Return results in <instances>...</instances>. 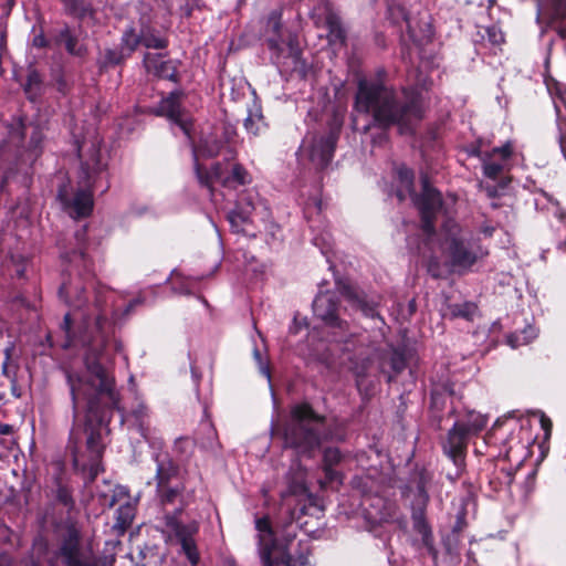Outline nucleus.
I'll return each mask as SVG.
<instances>
[{"label": "nucleus", "instance_id": "obj_1", "mask_svg": "<svg viewBox=\"0 0 566 566\" xmlns=\"http://www.w3.org/2000/svg\"><path fill=\"white\" fill-rule=\"evenodd\" d=\"M406 104L399 107L392 90L377 82L360 80L355 108L359 113L373 114L380 127L397 125L400 133H409L423 113L420 93L417 88L405 90Z\"/></svg>", "mask_w": 566, "mask_h": 566}, {"label": "nucleus", "instance_id": "obj_2", "mask_svg": "<svg viewBox=\"0 0 566 566\" xmlns=\"http://www.w3.org/2000/svg\"><path fill=\"white\" fill-rule=\"evenodd\" d=\"M74 409L76 410L82 400L87 401L88 419L95 416V398L106 397L107 402L118 408V397L114 389V379L98 363L93 353L85 356V374L83 376L69 375Z\"/></svg>", "mask_w": 566, "mask_h": 566}, {"label": "nucleus", "instance_id": "obj_3", "mask_svg": "<svg viewBox=\"0 0 566 566\" xmlns=\"http://www.w3.org/2000/svg\"><path fill=\"white\" fill-rule=\"evenodd\" d=\"M322 418L308 405H297L291 411V419L284 429L285 446L301 454H311L321 444L318 430Z\"/></svg>", "mask_w": 566, "mask_h": 566}, {"label": "nucleus", "instance_id": "obj_4", "mask_svg": "<svg viewBox=\"0 0 566 566\" xmlns=\"http://www.w3.org/2000/svg\"><path fill=\"white\" fill-rule=\"evenodd\" d=\"M437 244L449 259L451 265L459 271L469 270L486 251L475 241L468 240L460 227L448 220L437 237Z\"/></svg>", "mask_w": 566, "mask_h": 566}, {"label": "nucleus", "instance_id": "obj_5", "mask_svg": "<svg viewBox=\"0 0 566 566\" xmlns=\"http://www.w3.org/2000/svg\"><path fill=\"white\" fill-rule=\"evenodd\" d=\"M397 177L400 184L397 190V197L401 201L407 196L412 197L415 205L418 207L422 218V231L427 235L426 244L436 243V235L432 233L431 219L441 209L440 193L430 187L427 179L422 181V193L420 197L413 196V172L407 167L397 168Z\"/></svg>", "mask_w": 566, "mask_h": 566}, {"label": "nucleus", "instance_id": "obj_6", "mask_svg": "<svg viewBox=\"0 0 566 566\" xmlns=\"http://www.w3.org/2000/svg\"><path fill=\"white\" fill-rule=\"evenodd\" d=\"M271 60L276 65H295L300 59L297 36L282 25V8L272 10L263 31Z\"/></svg>", "mask_w": 566, "mask_h": 566}, {"label": "nucleus", "instance_id": "obj_7", "mask_svg": "<svg viewBox=\"0 0 566 566\" xmlns=\"http://www.w3.org/2000/svg\"><path fill=\"white\" fill-rule=\"evenodd\" d=\"M486 423L488 417L485 415L469 411L462 419L453 424L448 433L443 449L455 465H460L462 462V455L467 448L468 439L483 430Z\"/></svg>", "mask_w": 566, "mask_h": 566}, {"label": "nucleus", "instance_id": "obj_8", "mask_svg": "<svg viewBox=\"0 0 566 566\" xmlns=\"http://www.w3.org/2000/svg\"><path fill=\"white\" fill-rule=\"evenodd\" d=\"M82 439V429L74 426L70 433L69 449L73 455V464L75 469L88 471L91 480L99 472V459L103 453L104 443L102 440V421L97 430L91 429L86 440V449L88 451V461L86 462L78 453V442Z\"/></svg>", "mask_w": 566, "mask_h": 566}, {"label": "nucleus", "instance_id": "obj_9", "mask_svg": "<svg viewBox=\"0 0 566 566\" xmlns=\"http://www.w3.org/2000/svg\"><path fill=\"white\" fill-rule=\"evenodd\" d=\"M337 140V134L329 132L327 135L308 134L298 149V160L306 161L316 169H322L329 164Z\"/></svg>", "mask_w": 566, "mask_h": 566}, {"label": "nucleus", "instance_id": "obj_10", "mask_svg": "<svg viewBox=\"0 0 566 566\" xmlns=\"http://www.w3.org/2000/svg\"><path fill=\"white\" fill-rule=\"evenodd\" d=\"M199 526L197 522L182 524L175 516L166 517L164 534L168 543L180 544L182 552L188 560L195 566L199 562V553L195 542V535L198 533Z\"/></svg>", "mask_w": 566, "mask_h": 566}, {"label": "nucleus", "instance_id": "obj_11", "mask_svg": "<svg viewBox=\"0 0 566 566\" xmlns=\"http://www.w3.org/2000/svg\"><path fill=\"white\" fill-rule=\"evenodd\" d=\"M255 527L259 534L260 555L264 566H306L301 560L292 559L285 553H276L273 533L266 517L258 518Z\"/></svg>", "mask_w": 566, "mask_h": 566}, {"label": "nucleus", "instance_id": "obj_12", "mask_svg": "<svg viewBox=\"0 0 566 566\" xmlns=\"http://www.w3.org/2000/svg\"><path fill=\"white\" fill-rule=\"evenodd\" d=\"M223 148H227V159H232L234 157L232 149H230L229 146H226V144H223L214 134L201 138L199 144L193 147L195 170L201 185H208L210 182V177L205 176L208 171L203 170L200 160L219 155Z\"/></svg>", "mask_w": 566, "mask_h": 566}, {"label": "nucleus", "instance_id": "obj_13", "mask_svg": "<svg viewBox=\"0 0 566 566\" xmlns=\"http://www.w3.org/2000/svg\"><path fill=\"white\" fill-rule=\"evenodd\" d=\"M205 176L210 177V182L206 185L208 188H211L213 182H219L223 187L234 189L251 181L250 174L242 165L230 161L226 166L216 164Z\"/></svg>", "mask_w": 566, "mask_h": 566}, {"label": "nucleus", "instance_id": "obj_14", "mask_svg": "<svg viewBox=\"0 0 566 566\" xmlns=\"http://www.w3.org/2000/svg\"><path fill=\"white\" fill-rule=\"evenodd\" d=\"M181 97L182 93L180 92L170 93L169 96L161 99L158 114L166 116L171 123L176 124L186 136L190 137L191 120L181 109Z\"/></svg>", "mask_w": 566, "mask_h": 566}, {"label": "nucleus", "instance_id": "obj_15", "mask_svg": "<svg viewBox=\"0 0 566 566\" xmlns=\"http://www.w3.org/2000/svg\"><path fill=\"white\" fill-rule=\"evenodd\" d=\"M512 153L513 146L510 142L502 147L494 148L491 153H484L482 155L484 175L491 179H496L505 168Z\"/></svg>", "mask_w": 566, "mask_h": 566}, {"label": "nucleus", "instance_id": "obj_16", "mask_svg": "<svg viewBox=\"0 0 566 566\" xmlns=\"http://www.w3.org/2000/svg\"><path fill=\"white\" fill-rule=\"evenodd\" d=\"M311 17L316 25L325 27L332 35L343 39L339 19L327 0H318L317 6L311 12Z\"/></svg>", "mask_w": 566, "mask_h": 566}, {"label": "nucleus", "instance_id": "obj_17", "mask_svg": "<svg viewBox=\"0 0 566 566\" xmlns=\"http://www.w3.org/2000/svg\"><path fill=\"white\" fill-rule=\"evenodd\" d=\"M314 314L329 326H340L339 308L334 295L326 292L319 293L313 302Z\"/></svg>", "mask_w": 566, "mask_h": 566}, {"label": "nucleus", "instance_id": "obj_18", "mask_svg": "<svg viewBox=\"0 0 566 566\" xmlns=\"http://www.w3.org/2000/svg\"><path fill=\"white\" fill-rule=\"evenodd\" d=\"M253 211V201L248 197L241 198L235 208L228 214L232 229L235 232H247V226L252 222Z\"/></svg>", "mask_w": 566, "mask_h": 566}, {"label": "nucleus", "instance_id": "obj_19", "mask_svg": "<svg viewBox=\"0 0 566 566\" xmlns=\"http://www.w3.org/2000/svg\"><path fill=\"white\" fill-rule=\"evenodd\" d=\"M61 554L64 557L65 566H93L80 552V538L76 532H71L65 538Z\"/></svg>", "mask_w": 566, "mask_h": 566}, {"label": "nucleus", "instance_id": "obj_20", "mask_svg": "<svg viewBox=\"0 0 566 566\" xmlns=\"http://www.w3.org/2000/svg\"><path fill=\"white\" fill-rule=\"evenodd\" d=\"M146 70L159 77L172 80L176 75L175 66L170 61H165L159 53H147L144 57Z\"/></svg>", "mask_w": 566, "mask_h": 566}, {"label": "nucleus", "instance_id": "obj_21", "mask_svg": "<svg viewBox=\"0 0 566 566\" xmlns=\"http://www.w3.org/2000/svg\"><path fill=\"white\" fill-rule=\"evenodd\" d=\"M155 461L157 463L156 480H157V492L160 499L165 497L168 502L172 501V497L177 494L175 490H169L165 493V483L169 479L172 469L169 462L163 461L161 454H156Z\"/></svg>", "mask_w": 566, "mask_h": 566}, {"label": "nucleus", "instance_id": "obj_22", "mask_svg": "<svg viewBox=\"0 0 566 566\" xmlns=\"http://www.w3.org/2000/svg\"><path fill=\"white\" fill-rule=\"evenodd\" d=\"M339 293L343 301L346 302L350 308L360 310L366 316H374L375 310L370 306L360 295L358 291L349 285L339 286Z\"/></svg>", "mask_w": 566, "mask_h": 566}, {"label": "nucleus", "instance_id": "obj_23", "mask_svg": "<svg viewBox=\"0 0 566 566\" xmlns=\"http://www.w3.org/2000/svg\"><path fill=\"white\" fill-rule=\"evenodd\" d=\"M307 497L306 488L303 483H298L291 488L287 494L283 495L282 507H285L290 511L291 520L298 518L302 514H304V506H301L298 510L291 509V505L295 503H301Z\"/></svg>", "mask_w": 566, "mask_h": 566}, {"label": "nucleus", "instance_id": "obj_24", "mask_svg": "<svg viewBox=\"0 0 566 566\" xmlns=\"http://www.w3.org/2000/svg\"><path fill=\"white\" fill-rule=\"evenodd\" d=\"M139 42L140 38L134 32V30H127L122 38L120 54L108 51L106 55L107 61L113 64L119 63L124 56L129 55L137 48Z\"/></svg>", "mask_w": 566, "mask_h": 566}, {"label": "nucleus", "instance_id": "obj_25", "mask_svg": "<svg viewBox=\"0 0 566 566\" xmlns=\"http://www.w3.org/2000/svg\"><path fill=\"white\" fill-rule=\"evenodd\" d=\"M72 209L71 214L74 218L86 217L92 212L93 209V196L90 191L81 190L76 192L72 202L70 203Z\"/></svg>", "mask_w": 566, "mask_h": 566}, {"label": "nucleus", "instance_id": "obj_26", "mask_svg": "<svg viewBox=\"0 0 566 566\" xmlns=\"http://www.w3.org/2000/svg\"><path fill=\"white\" fill-rule=\"evenodd\" d=\"M244 127L247 132L253 136H256L264 130L265 123L259 107H254L253 109L249 111V114L244 119Z\"/></svg>", "mask_w": 566, "mask_h": 566}, {"label": "nucleus", "instance_id": "obj_27", "mask_svg": "<svg viewBox=\"0 0 566 566\" xmlns=\"http://www.w3.org/2000/svg\"><path fill=\"white\" fill-rule=\"evenodd\" d=\"M340 460V453L337 449H326L324 452V470L326 474V481L340 482L339 474L332 469L333 464H336Z\"/></svg>", "mask_w": 566, "mask_h": 566}, {"label": "nucleus", "instance_id": "obj_28", "mask_svg": "<svg viewBox=\"0 0 566 566\" xmlns=\"http://www.w3.org/2000/svg\"><path fill=\"white\" fill-rule=\"evenodd\" d=\"M135 516V507L130 503L120 505L117 510V522L116 525L120 528H126L130 525Z\"/></svg>", "mask_w": 566, "mask_h": 566}, {"label": "nucleus", "instance_id": "obj_29", "mask_svg": "<svg viewBox=\"0 0 566 566\" xmlns=\"http://www.w3.org/2000/svg\"><path fill=\"white\" fill-rule=\"evenodd\" d=\"M537 333L534 327L528 326L518 334H513L509 337V344L515 348L521 345H526L536 337Z\"/></svg>", "mask_w": 566, "mask_h": 566}, {"label": "nucleus", "instance_id": "obj_30", "mask_svg": "<svg viewBox=\"0 0 566 566\" xmlns=\"http://www.w3.org/2000/svg\"><path fill=\"white\" fill-rule=\"evenodd\" d=\"M388 13L394 23H400L401 21H406L407 25H408V30L411 32L410 24H409V21L407 18V13L400 4L389 6Z\"/></svg>", "mask_w": 566, "mask_h": 566}, {"label": "nucleus", "instance_id": "obj_31", "mask_svg": "<svg viewBox=\"0 0 566 566\" xmlns=\"http://www.w3.org/2000/svg\"><path fill=\"white\" fill-rule=\"evenodd\" d=\"M253 358L258 365V368L260 373L268 379V381H271V373L269 367V360L266 357H263L261 352L258 348L253 349Z\"/></svg>", "mask_w": 566, "mask_h": 566}, {"label": "nucleus", "instance_id": "obj_32", "mask_svg": "<svg viewBox=\"0 0 566 566\" xmlns=\"http://www.w3.org/2000/svg\"><path fill=\"white\" fill-rule=\"evenodd\" d=\"M140 42L146 48H154V49H164L166 46V41L159 36L156 35H144L140 39Z\"/></svg>", "mask_w": 566, "mask_h": 566}, {"label": "nucleus", "instance_id": "obj_33", "mask_svg": "<svg viewBox=\"0 0 566 566\" xmlns=\"http://www.w3.org/2000/svg\"><path fill=\"white\" fill-rule=\"evenodd\" d=\"M486 33H488V36H489V41L495 45H499L501 43L504 42V35L503 33L497 30L496 28H489L486 30Z\"/></svg>", "mask_w": 566, "mask_h": 566}, {"label": "nucleus", "instance_id": "obj_34", "mask_svg": "<svg viewBox=\"0 0 566 566\" xmlns=\"http://www.w3.org/2000/svg\"><path fill=\"white\" fill-rule=\"evenodd\" d=\"M474 311L475 307L472 304H464L462 306H457L453 310V315L470 318Z\"/></svg>", "mask_w": 566, "mask_h": 566}, {"label": "nucleus", "instance_id": "obj_35", "mask_svg": "<svg viewBox=\"0 0 566 566\" xmlns=\"http://www.w3.org/2000/svg\"><path fill=\"white\" fill-rule=\"evenodd\" d=\"M140 433L142 436L145 438V440H147L154 448H161L163 446V442L160 439H153L150 437V430L147 429V428H144L143 426L140 427Z\"/></svg>", "mask_w": 566, "mask_h": 566}, {"label": "nucleus", "instance_id": "obj_36", "mask_svg": "<svg viewBox=\"0 0 566 566\" xmlns=\"http://www.w3.org/2000/svg\"><path fill=\"white\" fill-rule=\"evenodd\" d=\"M539 422H541V427L545 431V438H548L551 434V430H552V421L544 413H541Z\"/></svg>", "mask_w": 566, "mask_h": 566}, {"label": "nucleus", "instance_id": "obj_37", "mask_svg": "<svg viewBox=\"0 0 566 566\" xmlns=\"http://www.w3.org/2000/svg\"><path fill=\"white\" fill-rule=\"evenodd\" d=\"M65 48L71 54H81V49L76 46V40L71 36H67Z\"/></svg>", "mask_w": 566, "mask_h": 566}, {"label": "nucleus", "instance_id": "obj_38", "mask_svg": "<svg viewBox=\"0 0 566 566\" xmlns=\"http://www.w3.org/2000/svg\"><path fill=\"white\" fill-rule=\"evenodd\" d=\"M76 317V314H66L65 317H64V327H65V331L66 333L69 334L71 328H72V324H73V319H75Z\"/></svg>", "mask_w": 566, "mask_h": 566}, {"label": "nucleus", "instance_id": "obj_39", "mask_svg": "<svg viewBox=\"0 0 566 566\" xmlns=\"http://www.w3.org/2000/svg\"><path fill=\"white\" fill-rule=\"evenodd\" d=\"M556 10L559 14L566 15V0H555Z\"/></svg>", "mask_w": 566, "mask_h": 566}, {"label": "nucleus", "instance_id": "obj_40", "mask_svg": "<svg viewBox=\"0 0 566 566\" xmlns=\"http://www.w3.org/2000/svg\"><path fill=\"white\" fill-rule=\"evenodd\" d=\"M33 44L35 46H43L45 44V40L42 35H38L33 39Z\"/></svg>", "mask_w": 566, "mask_h": 566}, {"label": "nucleus", "instance_id": "obj_41", "mask_svg": "<svg viewBox=\"0 0 566 566\" xmlns=\"http://www.w3.org/2000/svg\"><path fill=\"white\" fill-rule=\"evenodd\" d=\"M136 412L139 416H145L147 413V408L145 406H139V408H138V410H136Z\"/></svg>", "mask_w": 566, "mask_h": 566}, {"label": "nucleus", "instance_id": "obj_42", "mask_svg": "<svg viewBox=\"0 0 566 566\" xmlns=\"http://www.w3.org/2000/svg\"><path fill=\"white\" fill-rule=\"evenodd\" d=\"M560 147H562V151H563V154H564V156L566 158V142L565 140L560 142Z\"/></svg>", "mask_w": 566, "mask_h": 566}, {"label": "nucleus", "instance_id": "obj_43", "mask_svg": "<svg viewBox=\"0 0 566 566\" xmlns=\"http://www.w3.org/2000/svg\"><path fill=\"white\" fill-rule=\"evenodd\" d=\"M96 327H97L98 329H102V318H101V317H97V318H96Z\"/></svg>", "mask_w": 566, "mask_h": 566}, {"label": "nucleus", "instance_id": "obj_44", "mask_svg": "<svg viewBox=\"0 0 566 566\" xmlns=\"http://www.w3.org/2000/svg\"><path fill=\"white\" fill-rule=\"evenodd\" d=\"M67 293V287L65 285H63L61 289H60V295H63Z\"/></svg>", "mask_w": 566, "mask_h": 566}, {"label": "nucleus", "instance_id": "obj_45", "mask_svg": "<svg viewBox=\"0 0 566 566\" xmlns=\"http://www.w3.org/2000/svg\"><path fill=\"white\" fill-rule=\"evenodd\" d=\"M226 135H227V143L229 144V142H230V136H229V132H228V130L226 132Z\"/></svg>", "mask_w": 566, "mask_h": 566}, {"label": "nucleus", "instance_id": "obj_46", "mask_svg": "<svg viewBox=\"0 0 566 566\" xmlns=\"http://www.w3.org/2000/svg\"><path fill=\"white\" fill-rule=\"evenodd\" d=\"M507 483H511V476L507 474Z\"/></svg>", "mask_w": 566, "mask_h": 566}, {"label": "nucleus", "instance_id": "obj_47", "mask_svg": "<svg viewBox=\"0 0 566 566\" xmlns=\"http://www.w3.org/2000/svg\"><path fill=\"white\" fill-rule=\"evenodd\" d=\"M395 368L399 370V369L402 368V366H400V365L399 366H395Z\"/></svg>", "mask_w": 566, "mask_h": 566}]
</instances>
